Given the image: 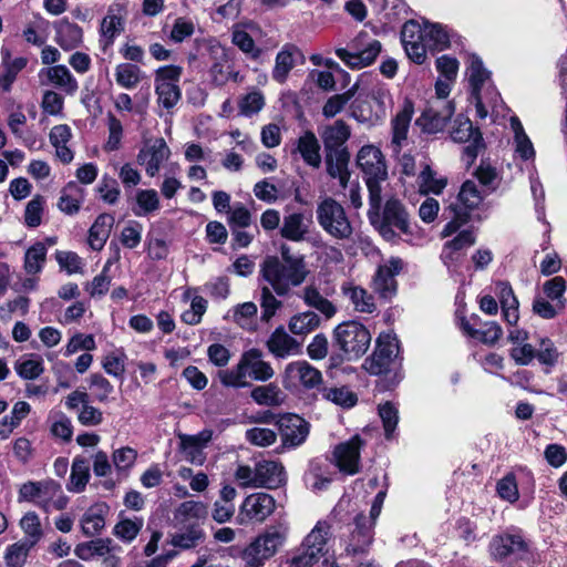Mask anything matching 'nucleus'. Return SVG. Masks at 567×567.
<instances>
[{
	"instance_id": "obj_1",
	"label": "nucleus",
	"mask_w": 567,
	"mask_h": 567,
	"mask_svg": "<svg viewBox=\"0 0 567 567\" xmlns=\"http://www.w3.org/2000/svg\"><path fill=\"white\" fill-rule=\"evenodd\" d=\"M379 209L371 206L369 218L386 241L396 243L402 239L415 246L421 244L424 238L422 230L411 224L406 209L399 200H386L381 219L378 216Z\"/></svg>"
},
{
	"instance_id": "obj_2",
	"label": "nucleus",
	"mask_w": 567,
	"mask_h": 567,
	"mask_svg": "<svg viewBox=\"0 0 567 567\" xmlns=\"http://www.w3.org/2000/svg\"><path fill=\"white\" fill-rule=\"evenodd\" d=\"M401 40L408 56L415 63L426 60L427 50H444L449 47L450 35L442 24L415 20L406 21L401 31Z\"/></svg>"
},
{
	"instance_id": "obj_3",
	"label": "nucleus",
	"mask_w": 567,
	"mask_h": 567,
	"mask_svg": "<svg viewBox=\"0 0 567 567\" xmlns=\"http://www.w3.org/2000/svg\"><path fill=\"white\" fill-rule=\"evenodd\" d=\"M274 375V368L264 360V353L256 348L245 351L235 367L218 373L223 385L236 389L249 386L248 379L266 382Z\"/></svg>"
},
{
	"instance_id": "obj_4",
	"label": "nucleus",
	"mask_w": 567,
	"mask_h": 567,
	"mask_svg": "<svg viewBox=\"0 0 567 567\" xmlns=\"http://www.w3.org/2000/svg\"><path fill=\"white\" fill-rule=\"evenodd\" d=\"M260 272L278 296H287L306 281L309 269L307 264H282L278 257L269 256L262 261Z\"/></svg>"
},
{
	"instance_id": "obj_5",
	"label": "nucleus",
	"mask_w": 567,
	"mask_h": 567,
	"mask_svg": "<svg viewBox=\"0 0 567 567\" xmlns=\"http://www.w3.org/2000/svg\"><path fill=\"white\" fill-rule=\"evenodd\" d=\"M357 164L365 178L370 206L378 209L382 202V183L388 178L383 154L374 145H364L357 154Z\"/></svg>"
},
{
	"instance_id": "obj_6",
	"label": "nucleus",
	"mask_w": 567,
	"mask_h": 567,
	"mask_svg": "<svg viewBox=\"0 0 567 567\" xmlns=\"http://www.w3.org/2000/svg\"><path fill=\"white\" fill-rule=\"evenodd\" d=\"M454 81L439 78L435 83V97L423 110L417 123L429 133L442 131L454 114V105L446 97Z\"/></svg>"
},
{
	"instance_id": "obj_7",
	"label": "nucleus",
	"mask_w": 567,
	"mask_h": 567,
	"mask_svg": "<svg viewBox=\"0 0 567 567\" xmlns=\"http://www.w3.org/2000/svg\"><path fill=\"white\" fill-rule=\"evenodd\" d=\"M286 538L285 528H268L239 551V558L245 567H262L278 553Z\"/></svg>"
},
{
	"instance_id": "obj_8",
	"label": "nucleus",
	"mask_w": 567,
	"mask_h": 567,
	"mask_svg": "<svg viewBox=\"0 0 567 567\" xmlns=\"http://www.w3.org/2000/svg\"><path fill=\"white\" fill-rule=\"evenodd\" d=\"M382 51V43L367 31H360L348 48L336 49V55L350 69L360 70L374 63Z\"/></svg>"
},
{
	"instance_id": "obj_9",
	"label": "nucleus",
	"mask_w": 567,
	"mask_h": 567,
	"mask_svg": "<svg viewBox=\"0 0 567 567\" xmlns=\"http://www.w3.org/2000/svg\"><path fill=\"white\" fill-rule=\"evenodd\" d=\"M19 499L34 503L44 512L62 511L69 503L61 485L53 480L24 483L19 489Z\"/></svg>"
},
{
	"instance_id": "obj_10",
	"label": "nucleus",
	"mask_w": 567,
	"mask_h": 567,
	"mask_svg": "<svg viewBox=\"0 0 567 567\" xmlns=\"http://www.w3.org/2000/svg\"><path fill=\"white\" fill-rule=\"evenodd\" d=\"M331 526L326 520H319L303 538L291 567H312L329 554Z\"/></svg>"
},
{
	"instance_id": "obj_11",
	"label": "nucleus",
	"mask_w": 567,
	"mask_h": 567,
	"mask_svg": "<svg viewBox=\"0 0 567 567\" xmlns=\"http://www.w3.org/2000/svg\"><path fill=\"white\" fill-rule=\"evenodd\" d=\"M371 339L368 328L354 320L339 323L333 330V342L348 360L360 359L368 351Z\"/></svg>"
},
{
	"instance_id": "obj_12",
	"label": "nucleus",
	"mask_w": 567,
	"mask_h": 567,
	"mask_svg": "<svg viewBox=\"0 0 567 567\" xmlns=\"http://www.w3.org/2000/svg\"><path fill=\"white\" fill-rule=\"evenodd\" d=\"M316 217L324 233L336 239H348L352 235V225L343 206L332 197L321 198L316 208Z\"/></svg>"
},
{
	"instance_id": "obj_13",
	"label": "nucleus",
	"mask_w": 567,
	"mask_h": 567,
	"mask_svg": "<svg viewBox=\"0 0 567 567\" xmlns=\"http://www.w3.org/2000/svg\"><path fill=\"white\" fill-rule=\"evenodd\" d=\"M392 104L390 91L383 85L371 89L365 96L359 95L351 104V115L360 123H377L383 120Z\"/></svg>"
},
{
	"instance_id": "obj_14",
	"label": "nucleus",
	"mask_w": 567,
	"mask_h": 567,
	"mask_svg": "<svg viewBox=\"0 0 567 567\" xmlns=\"http://www.w3.org/2000/svg\"><path fill=\"white\" fill-rule=\"evenodd\" d=\"M183 69L178 65H165L156 70L155 93L159 106L172 110L182 97L179 81Z\"/></svg>"
},
{
	"instance_id": "obj_15",
	"label": "nucleus",
	"mask_w": 567,
	"mask_h": 567,
	"mask_svg": "<svg viewBox=\"0 0 567 567\" xmlns=\"http://www.w3.org/2000/svg\"><path fill=\"white\" fill-rule=\"evenodd\" d=\"M279 234L284 239L292 243H309L316 247L320 244L319 234L313 229L312 217L302 212L286 214Z\"/></svg>"
},
{
	"instance_id": "obj_16",
	"label": "nucleus",
	"mask_w": 567,
	"mask_h": 567,
	"mask_svg": "<svg viewBox=\"0 0 567 567\" xmlns=\"http://www.w3.org/2000/svg\"><path fill=\"white\" fill-rule=\"evenodd\" d=\"M276 509L275 498L265 492H257L245 497L237 514L239 525L261 524Z\"/></svg>"
},
{
	"instance_id": "obj_17",
	"label": "nucleus",
	"mask_w": 567,
	"mask_h": 567,
	"mask_svg": "<svg viewBox=\"0 0 567 567\" xmlns=\"http://www.w3.org/2000/svg\"><path fill=\"white\" fill-rule=\"evenodd\" d=\"M282 378L286 388L301 385L313 389L322 382V373L306 360L288 363Z\"/></svg>"
},
{
	"instance_id": "obj_18",
	"label": "nucleus",
	"mask_w": 567,
	"mask_h": 567,
	"mask_svg": "<svg viewBox=\"0 0 567 567\" xmlns=\"http://www.w3.org/2000/svg\"><path fill=\"white\" fill-rule=\"evenodd\" d=\"M363 445V440L359 435H354L349 441L342 442L334 447L333 460L340 472L347 475L359 473L360 450Z\"/></svg>"
},
{
	"instance_id": "obj_19",
	"label": "nucleus",
	"mask_w": 567,
	"mask_h": 567,
	"mask_svg": "<svg viewBox=\"0 0 567 567\" xmlns=\"http://www.w3.org/2000/svg\"><path fill=\"white\" fill-rule=\"evenodd\" d=\"M282 445L296 447L302 444L309 434V424L297 414H285L277 420Z\"/></svg>"
},
{
	"instance_id": "obj_20",
	"label": "nucleus",
	"mask_w": 567,
	"mask_h": 567,
	"mask_svg": "<svg viewBox=\"0 0 567 567\" xmlns=\"http://www.w3.org/2000/svg\"><path fill=\"white\" fill-rule=\"evenodd\" d=\"M171 150L164 138H156L152 144L145 145L137 154V163L144 166L148 176H155L162 165L169 158Z\"/></svg>"
},
{
	"instance_id": "obj_21",
	"label": "nucleus",
	"mask_w": 567,
	"mask_h": 567,
	"mask_svg": "<svg viewBox=\"0 0 567 567\" xmlns=\"http://www.w3.org/2000/svg\"><path fill=\"white\" fill-rule=\"evenodd\" d=\"M402 269V260L400 258H391L384 265H381L373 279L372 288L381 298H391L396 290V281L394 279Z\"/></svg>"
},
{
	"instance_id": "obj_22",
	"label": "nucleus",
	"mask_w": 567,
	"mask_h": 567,
	"mask_svg": "<svg viewBox=\"0 0 567 567\" xmlns=\"http://www.w3.org/2000/svg\"><path fill=\"white\" fill-rule=\"evenodd\" d=\"M528 549L527 543L520 535L495 536L489 545L491 555L495 560H503L507 557L523 558Z\"/></svg>"
},
{
	"instance_id": "obj_23",
	"label": "nucleus",
	"mask_w": 567,
	"mask_h": 567,
	"mask_svg": "<svg viewBox=\"0 0 567 567\" xmlns=\"http://www.w3.org/2000/svg\"><path fill=\"white\" fill-rule=\"evenodd\" d=\"M305 56L302 52L292 44H285L275 58V65L271 71V78L279 84L286 83L289 73L297 64H302Z\"/></svg>"
},
{
	"instance_id": "obj_24",
	"label": "nucleus",
	"mask_w": 567,
	"mask_h": 567,
	"mask_svg": "<svg viewBox=\"0 0 567 567\" xmlns=\"http://www.w3.org/2000/svg\"><path fill=\"white\" fill-rule=\"evenodd\" d=\"M268 351L277 359L299 355L302 352L301 343L290 336L284 327L274 330L266 342Z\"/></svg>"
},
{
	"instance_id": "obj_25",
	"label": "nucleus",
	"mask_w": 567,
	"mask_h": 567,
	"mask_svg": "<svg viewBox=\"0 0 567 567\" xmlns=\"http://www.w3.org/2000/svg\"><path fill=\"white\" fill-rule=\"evenodd\" d=\"M326 153L348 151L344 146L351 136L350 126L342 120H337L319 130Z\"/></svg>"
},
{
	"instance_id": "obj_26",
	"label": "nucleus",
	"mask_w": 567,
	"mask_h": 567,
	"mask_svg": "<svg viewBox=\"0 0 567 567\" xmlns=\"http://www.w3.org/2000/svg\"><path fill=\"white\" fill-rule=\"evenodd\" d=\"M179 445L186 461L202 465L205 462L204 447L212 440L210 431H203L196 435L181 434Z\"/></svg>"
},
{
	"instance_id": "obj_27",
	"label": "nucleus",
	"mask_w": 567,
	"mask_h": 567,
	"mask_svg": "<svg viewBox=\"0 0 567 567\" xmlns=\"http://www.w3.org/2000/svg\"><path fill=\"white\" fill-rule=\"evenodd\" d=\"M341 293L352 305L353 309L361 313H373L377 310L374 297L361 286L352 281H344L340 287Z\"/></svg>"
},
{
	"instance_id": "obj_28",
	"label": "nucleus",
	"mask_w": 567,
	"mask_h": 567,
	"mask_svg": "<svg viewBox=\"0 0 567 567\" xmlns=\"http://www.w3.org/2000/svg\"><path fill=\"white\" fill-rule=\"evenodd\" d=\"M453 141L458 143H470L465 147V153L474 158L476 157V150L482 141L481 133L474 128L468 118L457 117L451 132Z\"/></svg>"
},
{
	"instance_id": "obj_29",
	"label": "nucleus",
	"mask_w": 567,
	"mask_h": 567,
	"mask_svg": "<svg viewBox=\"0 0 567 567\" xmlns=\"http://www.w3.org/2000/svg\"><path fill=\"white\" fill-rule=\"evenodd\" d=\"M468 80L472 86V93H491L493 100L498 99V93L491 83L489 72L484 68L482 60L472 55L468 65Z\"/></svg>"
},
{
	"instance_id": "obj_30",
	"label": "nucleus",
	"mask_w": 567,
	"mask_h": 567,
	"mask_svg": "<svg viewBox=\"0 0 567 567\" xmlns=\"http://www.w3.org/2000/svg\"><path fill=\"white\" fill-rule=\"evenodd\" d=\"M54 40L64 51L73 50L82 43V28L65 18L54 23Z\"/></svg>"
},
{
	"instance_id": "obj_31",
	"label": "nucleus",
	"mask_w": 567,
	"mask_h": 567,
	"mask_svg": "<svg viewBox=\"0 0 567 567\" xmlns=\"http://www.w3.org/2000/svg\"><path fill=\"white\" fill-rule=\"evenodd\" d=\"M372 538L371 522L365 515L360 514L355 518V527L350 534L346 549L353 554L362 553L371 545Z\"/></svg>"
},
{
	"instance_id": "obj_32",
	"label": "nucleus",
	"mask_w": 567,
	"mask_h": 567,
	"mask_svg": "<svg viewBox=\"0 0 567 567\" xmlns=\"http://www.w3.org/2000/svg\"><path fill=\"white\" fill-rule=\"evenodd\" d=\"M40 75H44L48 82L62 90L69 95L75 94L79 83L71 71L63 64H58L43 69Z\"/></svg>"
},
{
	"instance_id": "obj_33",
	"label": "nucleus",
	"mask_w": 567,
	"mask_h": 567,
	"mask_svg": "<svg viewBox=\"0 0 567 567\" xmlns=\"http://www.w3.org/2000/svg\"><path fill=\"white\" fill-rule=\"evenodd\" d=\"M107 513L109 506L105 503H96L90 506L81 518L83 534L87 537L100 534L105 526Z\"/></svg>"
},
{
	"instance_id": "obj_34",
	"label": "nucleus",
	"mask_w": 567,
	"mask_h": 567,
	"mask_svg": "<svg viewBox=\"0 0 567 567\" xmlns=\"http://www.w3.org/2000/svg\"><path fill=\"white\" fill-rule=\"evenodd\" d=\"M349 159L350 154L348 151L326 154L327 172L330 177L339 181L342 189L348 187L350 179V172L348 168Z\"/></svg>"
},
{
	"instance_id": "obj_35",
	"label": "nucleus",
	"mask_w": 567,
	"mask_h": 567,
	"mask_svg": "<svg viewBox=\"0 0 567 567\" xmlns=\"http://www.w3.org/2000/svg\"><path fill=\"white\" fill-rule=\"evenodd\" d=\"M256 466L259 487L276 488L285 483V471L280 463L261 461Z\"/></svg>"
},
{
	"instance_id": "obj_36",
	"label": "nucleus",
	"mask_w": 567,
	"mask_h": 567,
	"mask_svg": "<svg viewBox=\"0 0 567 567\" xmlns=\"http://www.w3.org/2000/svg\"><path fill=\"white\" fill-rule=\"evenodd\" d=\"M413 115V106L406 102L403 109L396 114L392 121V151L398 153L401 150L402 143L408 137L410 122Z\"/></svg>"
},
{
	"instance_id": "obj_37",
	"label": "nucleus",
	"mask_w": 567,
	"mask_h": 567,
	"mask_svg": "<svg viewBox=\"0 0 567 567\" xmlns=\"http://www.w3.org/2000/svg\"><path fill=\"white\" fill-rule=\"evenodd\" d=\"M206 539V533L199 524H190L185 529L176 532L171 537L172 546L182 550L194 549Z\"/></svg>"
},
{
	"instance_id": "obj_38",
	"label": "nucleus",
	"mask_w": 567,
	"mask_h": 567,
	"mask_svg": "<svg viewBox=\"0 0 567 567\" xmlns=\"http://www.w3.org/2000/svg\"><path fill=\"white\" fill-rule=\"evenodd\" d=\"M1 54L2 71L0 73V89L8 92L10 91L12 83L16 81L18 73L25 68L28 60L22 56L11 59L10 52L4 49L1 50Z\"/></svg>"
},
{
	"instance_id": "obj_39",
	"label": "nucleus",
	"mask_w": 567,
	"mask_h": 567,
	"mask_svg": "<svg viewBox=\"0 0 567 567\" xmlns=\"http://www.w3.org/2000/svg\"><path fill=\"white\" fill-rule=\"evenodd\" d=\"M114 225V217L110 214H101L97 216L89 230V245L93 250H101Z\"/></svg>"
},
{
	"instance_id": "obj_40",
	"label": "nucleus",
	"mask_w": 567,
	"mask_h": 567,
	"mask_svg": "<svg viewBox=\"0 0 567 567\" xmlns=\"http://www.w3.org/2000/svg\"><path fill=\"white\" fill-rule=\"evenodd\" d=\"M297 152L309 166L315 168L320 166V144L313 132L307 131L298 138Z\"/></svg>"
},
{
	"instance_id": "obj_41",
	"label": "nucleus",
	"mask_w": 567,
	"mask_h": 567,
	"mask_svg": "<svg viewBox=\"0 0 567 567\" xmlns=\"http://www.w3.org/2000/svg\"><path fill=\"white\" fill-rule=\"evenodd\" d=\"M114 76L121 87L133 90L142 82L144 72L136 64L120 63L115 66Z\"/></svg>"
},
{
	"instance_id": "obj_42",
	"label": "nucleus",
	"mask_w": 567,
	"mask_h": 567,
	"mask_svg": "<svg viewBox=\"0 0 567 567\" xmlns=\"http://www.w3.org/2000/svg\"><path fill=\"white\" fill-rule=\"evenodd\" d=\"M207 506L203 502L185 501L174 511V518L181 524L192 520H204L207 516Z\"/></svg>"
},
{
	"instance_id": "obj_43",
	"label": "nucleus",
	"mask_w": 567,
	"mask_h": 567,
	"mask_svg": "<svg viewBox=\"0 0 567 567\" xmlns=\"http://www.w3.org/2000/svg\"><path fill=\"white\" fill-rule=\"evenodd\" d=\"M250 396L257 404L266 406H279L285 401V394L275 383L254 388Z\"/></svg>"
},
{
	"instance_id": "obj_44",
	"label": "nucleus",
	"mask_w": 567,
	"mask_h": 567,
	"mask_svg": "<svg viewBox=\"0 0 567 567\" xmlns=\"http://www.w3.org/2000/svg\"><path fill=\"white\" fill-rule=\"evenodd\" d=\"M482 200L483 194L478 189L476 183L473 181H466L463 183L456 200L453 204H457L462 210H465L470 215V212L477 208Z\"/></svg>"
},
{
	"instance_id": "obj_45",
	"label": "nucleus",
	"mask_w": 567,
	"mask_h": 567,
	"mask_svg": "<svg viewBox=\"0 0 567 567\" xmlns=\"http://www.w3.org/2000/svg\"><path fill=\"white\" fill-rule=\"evenodd\" d=\"M159 206V196L155 189H138L132 210L135 216L143 217L157 212Z\"/></svg>"
},
{
	"instance_id": "obj_46",
	"label": "nucleus",
	"mask_w": 567,
	"mask_h": 567,
	"mask_svg": "<svg viewBox=\"0 0 567 567\" xmlns=\"http://www.w3.org/2000/svg\"><path fill=\"white\" fill-rule=\"evenodd\" d=\"M208 76L210 83L216 86H224L229 81L239 82V72L235 70L231 59L209 65Z\"/></svg>"
},
{
	"instance_id": "obj_47",
	"label": "nucleus",
	"mask_w": 567,
	"mask_h": 567,
	"mask_svg": "<svg viewBox=\"0 0 567 567\" xmlns=\"http://www.w3.org/2000/svg\"><path fill=\"white\" fill-rule=\"evenodd\" d=\"M320 326V318L313 311L292 316L288 322L289 331L295 336H307Z\"/></svg>"
},
{
	"instance_id": "obj_48",
	"label": "nucleus",
	"mask_w": 567,
	"mask_h": 567,
	"mask_svg": "<svg viewBox=\"0 0 567 567\" xmlns=\"http://www.w3.org/2000/svg\"><path fill=\"white\" fill-rule=\"evenodd\" d=\"M302 299L307 306L317 309L327 318H332L337 312V308L333 303L324 298L313 285H309L303 288Z\"/></svg>"
},
{
	"instance_id": "obj_49",
	"label": "nucleus",
	"mask_w": 567,
	"mask_h": 567,
	"mask_svg": "<svg viewBox=\"0 0 567 567\" xmlns=\"http://www.w3.org/2000/svg\"><path fill=\"white\" fill-rule=\"evenodd\" d=\"M90 478L89 463L84 458H74L71 467L70 481L66 485L69 492L81 493Z\"/></svg>"
},
{
	"instance_id": "obj_50",
	"label": "nucleus",
	"mask_w": 567,
	"mask_h": 567,
	"mask_svg": "<svg viewBox=\"0 0 567 567\" xmlns=\"http://www.w3.org/2000/svg\"><path fill=\"white\" fill-rule=\"evenodd\" d=\"M511 127L514 132V143H515V152L523 158L529 159L534 157L535 151L533 143L529 137L526 135L524 127L520 121L513 116L511 118Z\"/></svg>"
},
{
	"instance_id": "obj_51",
	"label": "nucleus",
	"mask_w": 567,
	"mask_h": 567,
	"mask_svg": "<svg viewBox=\"0 0 567 567\" xmlns=\"http://www.w3.org/2000/svg\"><path fill=\"white\" fill-rule=\"evenodd\" d=\"M112 539L110 538H97L94 540L81 543L75 546L74 554L82 560H91L94 557H101L107 554L110 548L109 545Z\"/></svg>"
},
{
	"instance_id": "obj_52",
	"label": "nucleus",
	"mask_w": 567,
	"mask_h": 567,
	"mask_svg": "<svg viewBox=\"0 0 567 567\" xmlns=\"http://www.w3.org/2000/svg\"><path fill=\"white\" fill-rule=\"evenodd\" d=\"M20 527L24 533V543L34 546L43 537V528L41 525L40 517L34 512L25 513L20 519Z\"/></svg>"
},
{
	"instance_id": "obj_53",
	"label": "nucleus",
	"mask_w": 567,
	"mask_h": 567,
	"mask_svg": "<svg viewBox=\"0 0 567 567\" xmlns=\"http://www.w3.org/2000/svg\"><path fill=\"white\" fill-rule=\"evenodd\" d=\"M120 260V249L117 247L114 248L113 256L106 261L103 271L95 276L91 282L86 285V291L91 297L103 296L107 292L110 288V277L106 275L109 267Z\"/></svg>"
},
{
	"instance_id": "obj_54",
	"label": "nucleus",
	"mask_w": 567,
	"mask_h": 567,
	"mask_svg": "<svg viewBox=\"0 0 567 567\" xmlns=\"http://www.w3.org/2000/svg\"><path fill=\"white\" fill-rule=\"evenodd\" d=\"M359 90V83H354L348 91L341 94L330 96L322 107V114L327 118L334 117L341 113L350 100L354 97Z\"/></svg>"
},
{
	"instance_id": "obj_55",
	"label": "nucleus",
	"mask_w": 567,
	"mask_h": 567,
	"mask_svg": "<svg viewBox=\"0 0 567 567\" xmlns=\"http://www.w3.org/2000/svg\"><path fill=\"white\" fill-rule=\"evenodd\" d=\"M123 24L122 19L114 14L112 10H109L107 14L101 22V43L104 50L112 45L114 39L122 32Z\"/></svg>"
},
{
	"instance_id": "obj_56",
	"label": "nucleus",
	"mask_w": 567,
	"mask_h": 567,
	"mask_svg": "<svg viewBox=\"0 0 567 567\" xmlns=\"http://www.w3.org/2000/svg\"><path fill=\"white\" fill-rule=\"evenodd\" d=\"M559 358L560 352L551 339L543 337L538 340L537 347L535 348V359H537L540 364L549 368L555 367Z\"/></svg>"
},
{
	"instance_id": "obj_57",
	"label": "nucleus",
	"mask_w": 567,
	"mask_h": 567,
	"mask_svg": "<svg viewBox=\"0 0 567 567\" xmlns=\"http://www.w3.org/2000/svg\"><path fill=\"white\" fill-rule=\"evenodd\" d=\"M82 199V189L75 183H69L63 189L58 207L61 212L73 215L78 213Z\"/></svg>"
},
{
	"instance_id": "obj_58",
	"label": "nucleus",
	"mask_w": 567,
	"mask_h": 567,
	"mask_svg": "<svg viewBox=\"0 0 567 567\" xmlns=\"http://www.w3.org/2000/svg\"><path fill=\"white\" fill-rule=\"evenodd\" d=\"M47 258V247L42 243L32 245L24 255V270L29 275H35L43 269Z\"/></svg>"
},
{
	"instance_id": "obj_59",
	"label": "nucleus",
	"mask_w": 567,
	"mask_h": 567,
	"mask_svg": "<svg viewBox=\"0 0 567 567\" xmlns=\"http://www.w3.org/2000/svg\"><path fill=\"white\" fill-rule=\"evenodd\" d=\"M231 42L254 60L259 59L261 55V49L256 45L254 39L240 27L233 28Z\"/></svg>"
},
{
	"instance_id": "obj_60",
	"label": "nucleus",
	"mask_w": 567,
	"mask_h": 567,
	"mask_svg": "<svg viewBox=\"0 0 567 567\" xmlns=\"http://www.w3.org/2000/svg\"><path fill=\"white\" fill-rule=\"evenodd\" d=\"M202 45L204 50L203 55L209 65L229 60L230 58V50L215 38L204 39Z\"/></svg>"
},
{
	"instance_id": "obj_61",
	"label": "nucleus",
	"mask_w": 567,
	"mask_h": 567,
	"mask_svg": "<svg viewBox=\"0 0 567 567\" xmlns=\"http://www.w3.org/2000/svg\"><path fill=\"white\" fill-rule=\"evenodd\" d=\"M142 528H143V519L142 518H135V519L124 518V519H121L114 526L113 535L116 536L118 539L123 540L124 543H132L137 537V535L140 534Z\"/></svg>"
},
{
	"instance_id": "obj_62",
	"label": "nucleus",
	"mask_w": 567,
	"mask_h": 567,
	"mask_svg": "<svg viewBox=\"0 0 567 567\" xmlns=\"http://www.w3.org/2000/svg\"><path fill=\"white\" fill-rule=\"evenodd\" d=\"M419 186L422 193L440 194L446 186V179L436 177L431 167L424 164L419 175Z\"/></svg>"
},
{
	"instance_id": "obj_63",
	"label": "nucleus",
	"mask_w": 567,
	"mask_h": 567,
	"mask_svg": "<svg viewBox=\"0 0 567 567\" xmlns=\"http://www.w3.org/2000/svg\"><path fill=\"white\" fill-rule=\"evenodd\" d=\"M374 352H380L381 357H384L392 363L399 353V343L396 337L392 332H381L375 340Z\"/></svg>"
},
{
	"instance_id": "obj_64",
	"label": "nucleus",
	"mask_w": 567,
	"mask_h": 567,
	"mask_svg": "<svg viewBox=\"0 0 567 567\" xmlns=\"http://www.w3.org/2000/svg\"><path fill=\"white\" fill-rule=\"evenodd\" d=\"M143 225L136 220H128L120 234L121 244L128 248H136L142 241Z\"/></svg>"
}]
</instances>
